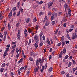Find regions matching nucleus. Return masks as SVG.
<instances>
[{
  "label": "nucleus",
  "instance_id": "nucleus-63",
  "mask_svg": "<svg viewBox=\"0 0 77 77\" xmlns=\"http://www.w3.org/2000/svg\"><path fill=\"white\" fill-rule=\"evenodd\" d=\"M20 11L21 13H23V9L21 8Z\"/></svg>",
  "mask_w": 77,
  "mask_h": 77
},
{
  "label": "nucleus",
  "instance_id": "nucleus-7",
  "mask_svg": "<svg viewBox=\"0 0 77 77\" xmlns=\"http://www.w3.org/2000/svg\"><path fill=\"white\" fill-rule=\"evenodd\" d=\"M53 69V67H50L49 69L48 70V72L49 73H50L51 72V71H52V70Z\"/></svg>",
  "mask_w": 77,
  "mask_h": 77
},
{
  "label": "nucleus",
  "instance_id": "nucleus-46",
  "mask_svg": "<svg viewBox=\"0 0 77 77\" xmlns=\"http://www.w3.org/2000/svg\"><path fill=\"white\" fill-rule=\"evenodd\" d=\"M44 45V44H43V43L42 42H41L40 44H39V45L40 46V47H42V45Z\"/></svg>",
  "mask_w": 77,
  "mask_h": 77
},
{
  "label": "nucleus",
  "instance_id": "nucleus-42",
  "mask_svg": "<svg viewBox=\"0 0 77 77\" xmlns=\"http://www.w3.org/2000/svg\"><path fill=\"white\" fill-rule=\"evenodd\" d=\"M38 27H39V25H36L35 26V28L36 30H37L38 29Z\"/></svg>",
  "mask_w": 77,
  "mask_h": 77
},
{
  "label": "nucleus",
  "instance_id": "nucleus-37",
  "mask_svg": "<svg viewBox=\"0 0 77 77\" xmlns=\"http://www.w3.org/2000/svg\"><path fill=\"white\" fill-rule=\"evenodd\" d=\"M3 19V16L2 14H0V20H2Z\"/></svg>",
  "mask_w": 77,
  "mask_h": 77
},
{
  "label": "nucleus",
  "instance_id": "nucleus-59",
  "mask_svg": "<svg viewBox=\"0 0 77 77\" xmlns=\"http://www.w3.org/2000/svg\"><path fill=\"white\" fill-rule=\"evenodd\" d=\"M24 35H25V36L26 37L27 36V32H24Z\"/></svg>",
  "mask_w": 77,
  "mask_h": 77
},
{
  "label": "nucleus",
  "instance_id": "nucleus-49",
  "mask_svg": "<svg viewBox=\"0 0 77 77\" xmlns=\"http://www.w3.org/2000/svg\"><path fill=\"white\" fill-rule=\"evenodd\" d=\"M16 43H17V41H16L14 42H11V44H12V45H14V44H16Z\"/></svg>",
  "mask_w": 77,
  "mask_h": 77
},
{
  "label": "nucleus",
  "instance_id": "nucleus-61",
  "mask_svg": "<svg viewBox=\"0 0 77 77\" xmlns=\"http://www.w3.org/2000/svg\"><path fill=\"white\" fill-rule=\"evenodd\" d=\"M4 35H5L6 36V35H7V32L6 31L4 32Z\"/></svg>",
  "mask_w": 77,
  "mask_h": 77
},
{
  "label": "nucleus",
  "instance_id": "nucleus-6",
  "mask_svg": "<svg viewBox=\"0 0 77 77\" xmlns=\"http://www.w3.org/2000/svg\"><path fill=\"white\" fill-rule=\"evenodd\" d=\"M30 18H25V21H26V23H29V21H30Z\"/></svg>",
  "mask_w": 77,
  "mask_h": 77
},
{
  "label": "nucleus",
  "instance_id": "nucleus-20",
  "mask_svg": "<svg viewBox=\"0 0 77 77\" xmlns=\"http://www.w3.org/2000/svg\"><path fill=\"white\" fill-rule=\"evenodd\" d=\"M73 30V29H70L69 30L67 31V33H69V32H72Z\"/></svg>",
  "mask_w": 77,
  "mask_h": 77
},
{
  "label": "nucleus",
  "instance_id": "nucleus-62",
  "mask_svg": "<svg viewBox=\"0 0 77 77\" xmlns=\"http://www.w3.org/2000/svg\"><path fill=\"white\" fill-rule=\"evenodd\" d=\"M47 67V63H46L45 64V68H46Z\"/></svg>",
  "mask_w": 77,
  "mask_h": 77
},
{
  "label": "nucleus",
  "instance_id": "nucleus-1",
  "mask_svg": "<svg viewBox=\"0 0 77 77\" xmlns=\"http://www.w3.org/2000/svg\"><path fill=\"white\" fill-rule=\"evenodd\" d=\"M9 48H6V50L5 51V52L3 54V59H5V57L6 56V55H7V53H8V51H9Z\"/></svg>",
  "mask_w": 77,
  "mask_h": 77
},
{
  "label": "nucleus",
  "instance_id": "nucleus-26",
  "mask_svg": "<svg viewBox=\"0 0 77 77\" xmlns=\"http://www.w3.org/2000/svg\"><path fill=\"white\" fill-rule=\"evenodd\" d=\"M72 65V63H71V62H70L69 63V64L68 65V67H70V66H71Z\"/></svg>",
  "mask_w": 77,
  "mask_h": 77
},
{
  "label": "nucleus",
  "instance_id": "nucleus-38",
  "mask_svg": "<svg viewBox=\"0 0 77 77\" xmlns=\"http://www.w3.org/2000/svg\"><path fill=\"white\" fill-rule=\"evenodd\" d=\"M24 66H22L21 67V68L20 69H19V71H22V69H24Z\"/></svg>",
  "mask_w": 77,
  "mask_h": 77
},
{
  "label": "nucleus",
  "instance_id": "nucleus-35",
  "mask_svg": "<svg viewBox=\"0 0 77 77\" xmlns=\"http://www.w3.org/2000/svg\"><path fill=\"white\" fill-rule=\"evenodd\" d=\"M34 46L35 47V48H38V44L36 43H35L34 44Z\"/></svg>",
  "mask_w": 77,
  "mask_h": 77
},
{
  "label": "nucleus",
  "instance_id": "nucleus-15",
  "mask_svg": "<svg viewBox=\"0 0 77 77\" xmlns=\"http://www.w3.org/2000/svg\"><path fill=\"white\" fill-rule=\"evenodd\" d=\"M17 5L18 8L19 9V8H20V2L17 3Z\"/></svg>",
  "mask_w": 77,
  "mask_h": 77
},
{
  "label": "nucleus",
  "instance_id": "nucleus-13",
  "mask_svg": "<svg viewBox=\"0 0 77 77\" xmlns=\"http://www.w3.org/2000/svg\"><path fill=\"white\" fill-rule=\"evenodd\" d=\"M42 35H43V32H42V31H41L40 32V33L39 34V36H40V38H42Z\"/></svg>",
  "mask_w": 77,
  "mask_h": 77
},
{
  "label": "nucleus",
  "instance_id": "nucleus-41",
  "mask_svg": "<svg viewBox=\"0 0 77 77\" xmlns=\"http://www.w3.org/2000/svg\"><path fill=\"white\" fill-rule=\"evenodd\" d=\"M31 42H32V40H31V39H30L28 43V45H30V44H31Z\"/></svg>",
  "mask_w": 77,
  "mask_h": 77
},
{
  "label": "nucleus",
  "instance_id": "nucleus-8",
  "mask_svg": "<svg viewBox=\"0 0 77 77\" xmlns=\"http://www.w3.org/2000/svg\"><path fill=\"white\" fill-rule=\"evenodd\" d=\"M46 43H48V44H49V45H51V44H50V41H49L48 38H47V39Z\"/></svg>",
  "mask_w": 77,
  "mask_h": 77
},
{
  "label": "nucleus",
  "instance_id": "nucleus-39",
  "mask_svg": "<svg viewBox=\"0 0 77 77\" xmlns=\"http://www.w3.org/2000/svg\"><path fill=\"white\" fill-rule=\"evenodd\" d=\"M65 39V37L64 36H63L61 37V41H64V39Z\"/></svg>",
  "mask_w": 77,
  "mask_h": 77
},
{
  "label": "nucleus",
  "instance_id": "nucleus-52",
  "mask_svg": "<svg viewBox=\"0 0 77 77\" xmlns=\"http://www.w3.org/2000/svg\"><path fill=\"white\" fill-rule=\"evenodd\" d=\"M19 25H20V23L18 22L17 24H16V26L18 27L19 26Z\"/></svg>",
  "mask_w": 77,
  "mask_h": 77
},
{
  "label": "nucleus",
  "instance_id": "nucleus-19",
  "mask_svg": "<svg viewBox=\"0 0 77 77\" xmlns=\"http://www.w3.org/2000/svg\"><path fill=\"white\" fill-rule=\"evenodd\" d=\"M11 25L8 24V30H9V31H11Z\"/></svg>",
  "mask_w": 77,
  "mask_h": 77
},
{
  "label": "nucleus",
  "instance_id": "nucleus-47",
  "mask_svg": "<svg viewBox=\"0 0 77 77\" xmlns=\"http://www.w3.org/2000/svg\"><path fill=\"white\" fill-rule=\"evenodd\" d=\"M52 25H54L55 24V21H52L51 23Z\"/></svg>",
  "mask_w": 77,
  "mask_h": 77
},
{
  "label": "nucleus",
  "instance_id": "nucleus-25",
  "mask_svg": "<svg viewBox=\"0 0 77 77\" xmlns=\"http://www.w3.org/2000/svg\"><path fill=\"white\" fill-rule=\"evenodd\" d=\"M53 15H54V18H55L56 17H57V14L56 13H54Z\"/></svg>",
  "mask_w": 77,
  "mask_h": 77
},
{
  "label": "nucleus",
  "instance_id": "nucleus-5",
  "mask_svg": "<svg viewBox=\"0 0 77 77\" xmlns=\"http://www.w3.org/2000/svg\"><path fill=\"white\" fill-rule=\"evenodd\" d=\"M38 70H39V66H37L36 68H35L34 71L35 72H38Z\"/></svg>",
  "mask_w": 77,
  "mask_h": 77
},
{
  "label": "nucleus",
  "instance_id": "nucleus-24",
  "mask_svg": "<svg viewBox=\"0 0 77 77\" xmlns=\"http://www.w3.org/2000/svg\"><path fill=\"white\" fill-rule=\"evenodd\" d=\"M62 15V12H60L58 13V16H60V15Z\"/></svg>",
  "mask_w": 77,
  "mask_h": 77
},
{
  "label": "nucleus",
  "instance_id": "nucleus-58",
  "mask_svg": "<svg viewBox=\"0 0 77 77\" xmlns=\"http://www.w3.org/2000/svg\"><path fill=\"white\" fill-rule=\"evenodd\" d=\"M14 51H15V49H13V50L11 51V52L12 53H14Z\"/></svg>",
  "mask_w": 77,
  "mask_h": 77
},
{
  "label": "nucleus",
  "instance_id": "nucleus-51",
  "mask_svg": "<svg viewBox=\"0 0 77 77\" xmlns=\"http://www.w3.org/2000/svg\"><path fill=\"white\" fill-rule=\"evenodd\" d=\"M16 9H17V8H16V7H15L13 8L12 10L13 11H15L16 10Z\"/></svg>",
  "mask_w": 77,
  "mask_h": 77
},
{
  "label": "nucleus",
  "instance_id": "nucleus-31",
  "mask_svg": "<svg viewBox=\"0 0 77 77\" xmlns=\"http://www.w3.org/2000/svg\"><path fill=\"white\" fill-rule=\"evenodd\" d=\"M45 18H44V20H43V23H45L47 20V16H45Z\"/></svg>",
  "mask_w": 77,
  "mask_h": 77
},
{
  "label": "nucleus",
  "instance_id": "nucleus-36",
  "mask_svg": "<svg viewBox=\"0 0 77 77\" xmlns=\"http://www.w3.org/2000/svg\"><path fill=\"white\" fill-rule=\"evenodd\" d=\"M0 37L1 38H2V39L3 38V34H2V33H0Z\"/></svg>",
  "mask_w": 77,
  "mask_h": 77
},
{
  "label": "nucleus",
  "instance_id": "nucleus-45",
  "mask_svg": "<svg viewBox=\"0 0 77 77\" xmlns=\"http://www.w3.org/2000/svg\"><path fill=\"white\" fill-rule=\"evenodd\" d=\"M72 61L73 64L74 65H75L76 63H75V60H72Z\"/></svg>",
  "mask_w": 77,
  "mask_h": 77
},
{
  "label": "nucleus",
  "instance_id": "nucleus-64",
  "mask_svg": "<svg viewBox=\"0 0 77 77\" xmlns=\"http://www.w3.org/2000/svg\"><path fill=\"white\" fill-rule=\"evenodd\" d=\"M68 14H71V10L69 9L68 11Z\"/></svg>",
  "mask_w": 77,
  "mask_h": 77
},
{
  "label": "nucleus",
  "instance_id": "nucleus-21",
  "mask_svg": "<svg viewBox=\"0 0 77 77\" xmlns=\"http://www.w3.org/2000/svg\"><path fill=\"white\" fill-rule=\"evenodd\" d=\"M12 15V11L11 10L9 14V17H11Z\"/></svg>",
  "mask_w": 77,
  "mask_h": 77
},
{
  "label": "nucleus",
  "instance_id": "nucleus-32",
  "mask_svg": "<svg viewBox=\"0 0 77 77\" xmlns=\"http://www.w3.org/2000/svg\"><path fill=\"white\" fill-rule=\"evenodd\" d=\"M63 52L64 53V54H65L66 53V49L65 48H64L63 51Z\"/></svg>",
  "mask_w": 77,
  "mask_h": 77
},
{
  "label": "nucleus",
  "instance_id": "nucleus-16",
  "mask_svg": "<svg viewBox=\"0 0 77 77\" xmlns=\"http://www.w3.org/2000/svg\"><path fill=\"white\" fill-rule=\"evenodd\" d=\"M65 11H66V9H67V5L66 4H65L64 5Z\"/></svg>",
  "mask_w": 77,
  "mask_h": 77
},
{
  "label": "nucleus",
  "instance_id": "nucleus-34",
  "mask_svg": "<svg viewBox=\"0 0 77 77\" xmlns=\"http://www.w3.org/2000/svg\"><path fill=\"white\" fill-rule=\"evenodd\" d=\"M16 51L17 54H18V52H19V50L17 48L16 49Z\"/></svg>",
  "mask_w": 77,
  "mask_h": 77
},
{
  "label": "nucleus",
  "instance_id": "nucleus-54",
  "mask_svg": "<svg viewBox=\"0 0 77 77\" xmlns=\"http://www.w3.org/2000/svg\"><path fill=\"white\" fill-rule=\"evenodd\" d=\"M66 37H67V38H68V39H70V37H69V35L67 34Z\"/></svg>",
  "mask_w": 77,
  "mask_h": 77
},
{
  "label": "nucleus",
  "instance_id": "nucleus-22",
  "mask_svg": "<svg viewBox=\"0 0 77 77\" xmlns=\"http://www.w3.org/2000/svg\"><path fill=\"white\" fill-rule=\"evenodd\" d=\"M62 46V47H63L65 46V41L62 42L61 43Z\"/></svg>",
  "mask_w": 77,
  "mask_h": 77
},
{
  "label": "nucleus",
  "instance_id": "nucleus-10",
  "mask_svg": "<svg viewBox=\"0 0 77 77\" xmlns=\"http://www.w3.org/2000/svg\"><path fill=\"white\" fill-rule=\"evenodd\" d=\"M63 54V53H62V51H61L60 52V54H59V57L60 58H61V57H62V55Z\"/></svg>",
  "mask_w": 77,
  "mask_h": 77
},
{
  "label": "nucleus",
  "instance_id": "nucleus-4",
  "mask_svg": "<svg viewBox=\"0 0 77 77\" xmlns=\"http://www.w3.org/2000/svg\"><path fill=\"white\" fill-rule=\"evenodd\" d=\"M34 39L35 41H36V43H37V42L38 41V36H37V35H35V36L34 38Z\"/></svg>",
  "mask_w": 77,
  "mask_h": 77
},
{
  "label": "nucleus",
  "instance_id": "nucleus-9",
  "mask_svg": "<svg viewBox=\"0 0 77 77\" xmlns=\"http://www.w3.org/2000/svg\"><path fill=\"white\" fill-rule=\"evenodd\" d=\"M54 15L52 14V16L51 17V21H53L54 19Z\"/></svg>",
  "mask_w": 77,
  "mask_h": 77
},
{
  "label": "nucleus",
  "instance_id": "nucleus-57",
  "mask_svg": "<svg viewBox=\"0 0 77 77\" xmlns=\"http://www.w3.org/2000/svg\"><path fill=\"white\" fill-rule=\"evenodd\" d=\"M17 72H18V73L19 74V75H20V74H21V72H20V70H18L17 71Z\"/></svg>",
  "mask_w": 77,
  "mask_h": 77
},
{
  "label": "nucleus",
  "instance_id": "nucleus-55",
  "mask_svg": "<svg viewBox=\"0 0 77 77\" xmlns=\"http://www.w3.org/2000/svg\"><path fill=\"white\" fill-rule=\"evenodd\" d=\"M33 20L34 21H35V22H36V21H37V20H36V17H35L34 18Z\"/></svg>",
  "mask_w": 77,
  "mask_h": 77
},
{
  "label": "nucleus",
  "instance_id": "nucleus-2",
  "mask_svg": "<svg viewBox=\"0 0 77 77\" xmlns=\"http://www.w3.org/2000/svg\"><path fill=\"white\" fill-rule=\"evenodd\" d=\"M17 39L20 40V38H21V33L20 32V30H18V33L17 35Z\"/></svg>",
  "mask_w": 77,
  "mask_h": 77
},
{
  "label": "nucleus",
  "instance_id": "nucleus-23",
  "mask_svg": "<svg viewBox=\"0 0 77 77\" xmlns=\"http://www.w3.org/2000/svg\"><path fill=\"white\" fill-rule=\"evenodd\" d=\"M43 12H40L38 14L40 16H41V15H42L43 14Z\"/></svg>",
  "mask_w": 77,
  "mask_h": 77
},
{
  "label": "nucleus",
  "instance_id": "nucleus-18",
  "mask_svg": "<svg viewBox=\"0 0 77 77\" xmlns=\"http://www.w3.org/2000/svg\"><path fill=\"white\" fill-rule=\"evenodd\" d=\"M16 47V45L14 44V45L11 48L12 50H13L14 49V48H15Z\"/></svg>",
  "mask_w": 77,
  "mask_h": 77
},
{
  "label": "nucleus",
  "instance_id": "nucleus-50",
  "mask_svg": "<svg viewBox=\"0 0 77 77\" xmlns=\"http://www.w3.org/2000/svg\"><path fill=\"white\" fill-rule=\"evenodd\" d=\"M43 3L44 2L42 1H41L40 2H39L38 3V4H39V5H42V3Z\"/></svg>",
  "mask_w": 77,
  "mask_h": 77
},
{
  "label": "nucleus",
  "instance_id": "nucleus-28",
  "mask_svg": "<svg viewBox=\"0 0 77 77\" xmlns=\"http://www.w3.org/2000/svg\"><path fill=\"white\" fill-rule=\"evenodd\" d=\"M3 70H4V68L2 67L0 69V72H3Z\"/></svg>",
  "mask_w": 77,
  "mask_h": 77
},
{
  "label": "nucleus",
  "instance_id": "nucleus-14",
  "mask_svg": "<svg viewBox=\"0 0 77 77\" xmlns=\"http://www.w3.org/2000/svg\"><path fill=\"white\" fill-rule=\"evenodd\" d=\"M28 32L29 33H32V29H30V28H28Z\"/></svg>",
  "mask_w": 77,
  "mask_h": 77
},
{
  "label": "nucleus",
  "instance_id": "nucleus-33",
  "mask_svg": "<svg viewBox=\"0 0 77 77\" xmlns=\"http://www.w3.org/2000/svg\"><path fill=\"white\" fill-rule=\"evenodd\" d=\"M29 60H30V61H33V59L32 57H29Z\"/></svg>",
  "mask_w": 77,
  "mask_h": 77
},
{
  "label": "nucleus",
  "instance_id": "nucleus-53",
  "mask_svg": "<svg viewBox=\"0 0 77 77\" xmlns=\"http://www.w3.org/2000/svg\"><path fill=\"white\" fill-rule=\"evenodd\" d=\"M5 27H2V28L1 29V32H3V30H4V29H5Z\"/></svg>",
  "mask_w": 77,
  "mask_h": 77
},
{
  "label": "nucleus",
  "instance_id": "nucleus-29",
  "mask_svg": "<svg viewBox=\"0 0 77 77\" xmlns=\"http://www.w3.org/2000/svg\"><path fill=\"white\" fill-rule=\"evenodd\" d=\"M5 66H6V64L5 63H2V68H3L4 67H5Z\"/></svg>",
  "mask_w": 77,
  "mask_h": 77
},
{
  "label": "nucleus",
  "instance_id": "nucleus-27",
  "mask_svg": "<svg viewBox=\"0 0 77 77\" xmlns=\"http://www.w3.org/2000/svg\"><path fill=\"white\" fill-rule=\"evenodd\" d=\"M59 29H56V30H55V32H54L55 35H56L57 34V32H58V31H59Z\"/></svg>",
  "mask_w": 77,
  "mask_h": 77
},
{
  "label": "nucleus",
  "instance_id": "nucleus-40",
  "mask_svg": "<svg viewBox=\"0 0 77 77\" xmlns=\"http://www.w3.org/2000/svg\"><path fill=\"white\" fill-rule=\"evenodd\" d=\"M65 72L64 71H62L61 72H60V74H61L62 75H63L65 74Z\"/></svg>",
  "mask_w": 77,
  "mask_h": 77
},
{
  "label": "nucleus",
  "instance_id": "nucleus-30",
  "mask_svg": "<svg viewBox=\"0 0 77 77\" xmlns=\"http://www.w3.org/2000/svg\"><path fill=\"white\" fill-rule=\"evenodd\" d=\"M36 66H38L39 65V63L38 62V60H37L36 61Z\"/></svg>",
  "mask_w": 77,
  "mask_h": 77
},
{
  "label": "nucleus",
  "instance_id": "nucleus-48",
  "mask_svg": "<svg viewBox=\"0 0 77 77\" xmlns=\"http://www.w3.org/2000/svg\"><path fill=\"white\" fill-rule=\"evenodd\" d=\"M19 56H20V53H19L16 56V58H18Z\"/></svg>",
  "mask_w": 77,
  "mask_h": 77
},
{
  "label": "nucleus",
  "instance_id": "nucleus-60",
  "mask_svg": "<svg viewBox=\"0 0 77 77\" xmlns=\"http://www.w3.org/2000/svg\"><path fill=\"white\" fill-rule=\"evenodd\" d=\"M29 74H30V71H28L26 73V75H29Z\"/></svg>",
  "mask_w": 77,
  "mask_h": 77
},
{
  "label": "nucleus",
  "instance_id": "nucleus-17",
  "mask_svg": "<svg viewBox=\"0 0 77 77\" xmlns=\"http://www.w3.org/2000/svg\"><path fill=\"white\" fill-rule=\"evenodd\" d=\"M53 4V2H49L48 3V6H51Z\"/></svg>",
  "mask_w": 77,
  "mask_h": 77
},
{
  "label": "nucleus",
  "instance_id": "nucleus-11",
  "mask_svg": "<svg viewBox=\"0 0 77 77\" xmlns=\"http://www.w3.org/2000/svg\"><path fill=\"white\" fill-rule=\"evenodd\" d=\"M44 60H45V58H42L41 59V62L40 63H42L44 62Z\"/></svg>",
  "mask_w": 77,
  "mask_h": 77
},
{
  "label": "nucleus",
  "instance_id": "nucleus-43",
  "mask_svg": "<svg viewBox=\"0 0 77 77\" xmlns=\"http://www.w3.org/2000/svg\"><path fill=\"white\" fill-rule=\"evenodd\" d=\"M62 44V42H60V43H59L57 45V46H58V47H59V46H60V45H61Z\"/></svg>",
  "mask_w": 77,
  "mask_h": 77
},
{
  "label": "nucleus",
  "instance_id": "nucleus-12",
  "mask_svg": "<svg viewBox=\"0 0 77 77\" xmlns=\"http://www.w3.org/2000/svg\"><path fill=\"white\" fill-rule=\"evenodd\" d=\"M49 24H50V23H49L48 22L46 21V23L45 24V26H48V25H49Z\"/></svg>",
  "mask_w": 77,
  "mask_h": 77
},
{
  "label": "nucleus",
  "instance_id": "nucleus-44",
  "mask_svg": "<svg viewBox=\"0 0 77 77\" xmlns=\"http://www.w3.org/2000/svg\"><path fill=\"white\" fill-rule=\"evenodd\" d=\"M69 56L68 55H66L65 57V59H66L68 58Z\"/></svg>",
  "mask_w": 77,
  "mask_h": 77
},
{
  "label": "nucleus",
  "instance_id": "nucleus-3",
  "mask_svg": "<svg viewBox=\"0 0 77 77\" xmlns=\"http://www.w3.org/2000/svg\"><path fill=\"white\" fill-rule=\"evenodd\" d=\"M77 38V34L76 32L73 33L72 37V39H74Z\"/></svg>",
  "mask_w": 77,
  "mask_h": 77
},
{
  "label": "nucleus",
  "instance_id": "nucleus-56",
  "mask_svg": "<svg viewBox=\"0 0 77 77\" xmlns=\"http://www.w3.org/2000/svg\"><path fill=\"white\" fill-rule=\"evenodd\" d=\"M42 38L44 41H45V36H44V35H43L42 36Z\"/></svg>",
  "mask_w": 77,
  "mask_h": 77
}]
</instances>
